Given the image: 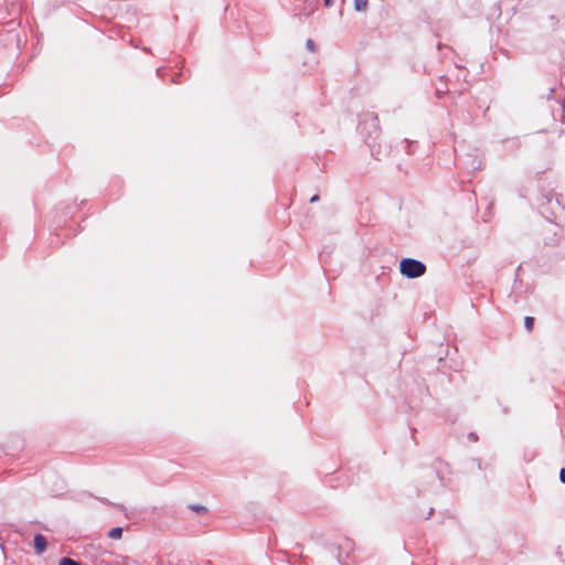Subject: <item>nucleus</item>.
Instances as JSON below:
<instances>
[{"mask_svg":"<svg viewBox=\"0 0 565 565\" xmlns=\"http://www.w3.org/2000/svg\"><path fill=\"white\" fill-rule=\"evenodd\" d=\"M324 4H326L327 7H330V6L332 4V0H324Z\"/></svg>","mask_w":565,"mask_h":565,"instance_id":"obj_11","label":"nucleus"},{"mask_svg":"<svg viewBox=\"0 0 565 565\" xmlns=\"http://www.w3.org/2000/svg\"><path fill=\"white\" fill-rule=\"evenodd\" d=\"M46 539L42 534L34 536V548L38 554L43 553L46 550Z\"/></svg>","mask_w":565,"mask_h":565,"instance_id":"obj_2","label":"nucleus"},{"mask_svg":"<svg viewBox=\"0 0 565 565\" xmlns=\"http://www.w3.org/2000/svg\"><path fill=\"white\" fill-rule=\"evenodd\" d=\"M60 565H81V564L70 557H63L60 561Z\"/></svg>","mask_w":565,"mask_h":565,"instance_id":"obj_5","label":"nucleus"},{"mask_svg":"<svg viewBox=\"0 0 565 565\" xmlns=\"http://www.w3.org/2000/svg\"><path fill=\"white\" fill-rule=\"evenodd\" d=\"M559 480L565 483V468H562L559 471Z\"/></svg>","mask_w":565,"mask_h":565,"instance_id":"obj_9","label":"nucleus"},{"mask_svg":"<svg viewBox=\"0 0 565 565\" xmlns=\"http://www.w3.org/2000/svg\"><path fill=\"white\" fill-rule=\"evenodd\" d=\"M122 535V529L121 527H114L108 532V536L113 540H118Z\"/></svg>","mask_w":565,"mask_h":565,"instance_id":"obj_4","label":"nucleus"},{"mask_svg":"<svg viewBox=\"0 0 565 565\" xmlns=\"http://www.w3.org/2000/svg\"><path fill=\"white\" fill-rule=\"evenodd\" d=\"M319 200V196L318 195H313L311 199H310V202H316Z\"/></svg>","mask_w":565,"mask_h":565,"instance_id":"obj_10","label":"nucleus"},{"mask_svg":"<svg viewBox=\"0 0 565 565\" xmlns=\"http://www.w3.org/2000/svg\"><path fill=\"white\" fill-rule=\"evenodd\" d=\"M399 271L407 278H418L426 271V266L414 258H404L399 263Z\"/></svg>","mask_w":565,"mask_h":565,"instance_id":"obj_1","label":"nucleus"},{"mask_svg":"<svg viewBox=\"0 0 565 565\" xmlns=\"http://www.w3.org/2000/svg\"><path fill=\"white\" fill-rule=\"evenodd\" d=\"M367 0H354V9L359 12L365 11L367 9Z\"/></svg>","mask_w":565,"mask_h":565,"instance_id":"obj_3","label":"nucleus"},{"mask_svg":"<svg viewBox=\"0 0 565 565\" xmlns=\"http://www.w3.org/2000/svg\"><path fill=\"white\" fill-rule=\"evenodd\" d=\"M524 324H525V328H526L527 331H532L533 324H534V318L526 317L525 320H524Z\"/></svg>","mask_w":565,"mask_h":565,"instance_id":"obj_6","label":"nucleus"},{"mask_svg":"<svg viewBox=\"0 0 565 565\" xmlns=\"http://www.w3.org/2000/svg\"><path fill=\"white\" fill-rule=\"evenodd\" d=\"M306 45L309 51L315 52L316 46H315V42L312 40H307Z\"/></svg>","mask_w":565,"mask_h":565,"instance_id":"obj_7","label":"nucleus"},{"mask_svg":"<svg viewBox=\"0 0 565 565\" xmlns=\"http://www.w3.org/2000/svg\"><path fill=\"white\" fill-rule=\"evenodd\" d=\"M192 509L199 513L206 511V508L203 505H193Z\"/></svg>","mask_w":565,"mask_h":565,"instance_id":"obj_8","label":"nucleus"}]
</instances>
